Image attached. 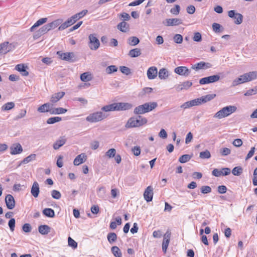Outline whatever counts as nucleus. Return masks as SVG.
<instances>
[{
    "instance_id": "obj_22",
    "label": "nucleus",
    "mask_w": 257,
    "mask_h": 257,
    "mask_svg": "<svg viewBox=\"0 0 257 257\" xmlns=\"http://www.w3.org/2000/svg\"><path fill=\"white\" fill-rule=\"evenodd\" d=\"M52 108V104L50 103H46L39 107L37 109L38 111L39 112H49Z\"/></svg>"
},
{
    "instance_id": "obj_61",
    "label": "nucleus",
    "mask_w": 257,
    "mask_h": 257,
    "mask_svg": "<svg viewBox=\"0 0 257 257\" xmlns=\"http://www.w3.org/2000/svg\"><path fill=\"white\" fill-rule=\"evenodd\" d=\"M257 93V89H256V87H254V88L252 89H250L248 90L245 93V96H250L253 94H255Z\"/></svg>"
},
{
    "instance_id": "obj_3",
    "label": "nucleus",
    "mask_w": 257,
    "mask_h": 257,
    "mask_svg": "<svg viewBox=\"0 0 257 257\" xmlns=\"http://www.w3.org/2000/svg\"><path fill=\"white\" fill-rule=\"evenodd\" d=\"M158 106L156 102H147L137 106L134 110V113L140 115L155 109Z\"/></svg>"
},
{
    "instance_id": "obj_37",
    "label": "nucleus",
    "mask_w": 257,
    "mask_h": 257,
    "mask_svg": "<svg viewBox=\"0 0 257 257\" xmlns=\"http://www.w3.org/2000/svg\"><path fill=\"white\" fill-rule=\"evenodd\" d=\"M49 28L47 24L42 27L37 32V36H41L46 33H47L48 31H49Z\"/></svg>"
},
{
    "instance_id": "obj_33",
    "label": "nucleus",
    "mask_w": 257,
    "mask_h": 257,
    "mask_svg": "<svg viewBox=\"0 0 257 257\" xmlns=\"http://www.w3.org/2000/svg\"><path fill=\"white\" fill-rule=\"evenodd\" d=\"M168 71L165 68L161 69L158 73V76L161 79H165L168 77Z\"/></svg>"
},
{
    "instance_id": "obj_55",
    "label": "nucleus",
    "mask_w": 257,
    "mask_h": 257,
    "mask_svg": "<svg viewBox=\"0 0 257 257\" xmlns=\"http://www.w3.org/2000/svg\"><path fill=\"white\" fill-rule=\"evenodd\" d=\"M51 195L52 197L55 199H59L61 197V193L56 190H53L52 191Z\"/></svg>"
},
{
    "instance_id": "obj_28",
    "label": "nucleus",
    "mask_w": 257,
    "mask_h": 257,
    "mask_svg": "<svg viewBox=\"0 0 257 257\" xmlns=\"http://www.w3.org/2000/svg\"><path fill=\"white\" fill-rule=\"evenodd\" d=\"M38 230L41 234L46 235L50 231V227L47 225H41L39 226Z\"/></svg>"
},
{
    "instance_id": "obj_53",
    "label": "nucleus",
    "mask_w": 257,
    "mask_h": 257,
    "mask_svg": "<svg viewBox=\"0 0 257 257\" xmlns=\"http://www.w3.org/2000/svg\"><path fill=\"white\" fill-rule=\"evenodd\" d=\"M68 245L72 247L73 248H76L77 247V243L71 237H68Z\"/></svg>"
},
{
    "instance_id": "obj_32",
    "label": "nucleus",
    "mask_w": 257,
    "mask_h": 257,
    "mask_svg": "<svg viewBox=\"0 0 257 257\" xmlns=\"http://www.w3.org/2000/svg\"><path fill=\"white\" fill-rule=\"evenodd\" d=\"M216 95L215 94H207L200 97L201 103H204L213 99Z\"/></svg>"
},
{
    "instance_id": "obj_18",
    "label": "nucleus",
    "mask_w": 257,
    "mask_h": 257,
    "mask_svg": "<svg viewBox=\"0 0 257 257\" xmlns=\"http://www.w3.org/2000/svg\"><path fill=\"white\" fill-rule=\"evenodd\" d=\"M87 160V156L85 153H81L76 156L73 161V164L75 166H78Z\"/></svg>"
},
{
    "instance_id": "obj_59",
    "label": "nucleus",
    "mask_w": 257,
    "mask_h": 257,
    "mask_svg": "<svg viewBox=\"0 0 257 257\" xmlns=\"http://www.w3.org/2000/svg\"><path fill=\"white\" fill-rule=\"evenodd\" d=\"M205 63L204 62H201L200 63H198L195 64L194 65L192 66V68L193 69L198 70L199 69H202L203 68V67L205 66Z\"/></svg>"
},
{
    "instance_id": "obj_46",
    "label": "nucleus",
    "mask_w": 257,
    "mask_h": 257,
    "mask_svg": "<svg viewBox=\"0 0 257 257\" xmlns=\"http://www.w3.org/2000/svg\"><path fill=\"white\" fill-rule=\"evenodd\" d=\"M36 155L35 154H31L26 158H25L22 162L21 163L27 164L30 162L35 160L36 159Z\"/></svg>"
},
{
    "instance_id": "obj_34",
    "label": "nucleus",
    "mask_w": 257,
    "mask_h": 257,
    "mask_svg": "<svg viewBox=\"0 0 257 257\" xmlns=\"http://www.w3.org/2000/svg\"><path fill=\"white\" fill-rule=\"evenodd\" d=\"M141 54V50L139 48H135L130 51L128 55L132 58L137 57Z\"/></svg>"
},
{
    "instance_id": "obj_51",
    "label": "nucleus",
    "mask_w": 257,
    "mask_h": 257,
    "mask_svg": "<svg viewBox=\"0 0 257 257\" xmlns=\"http://www.w3.org/2000/svg\"><path fill=\"white\" fill-rule=\"evenodd\" d=\"M116 154V150L115 149L112 148L109 149L105 153V155L109 158H113Z\"/></svg>"
},
{
    "instance_id": "obj_15",
    "label": "nucleus",
    "mask_w": 257,
    "mask_h": 257,
    "mask_svg": "<svg viewBox=\"0 0 257 257\" xmlns=\"http://www.w3.org/2000/svg\"><path fill=\"white\" fill-rule=\"evenodd\" d=\"M5 202L7 208L9 209H13L15 206L14 198L11 194H8L6 196Z\"/></svg>"
},
{
    "instance_id": "obj_47",
    "label": "nucleus",
    "mask_w": 257,
    "mask_h": 257,
    "mask_svg": "<svg viewBox=\"0 0 257 257\" xmlns=\"http://www.w3.org/2000/svg\"><path fill=\"white\" fill-rule=\"evenodd\" d=\"M105 189L104 187H101L98 188L97 191V195L99 197L104 199L105 197Z\"/></svg>"
},
{
    "instance_id": "obj_20",
    "label": "nucleus",
    "mask_w": 257,
    "mask_h": 257,
    "mask_svg": "<svg viewBox=\"0 0 257 257\" xmlns=\"http://www.w3.org/2000/svg\"><path fill=\"white\" fill-rule=\"evenodd\" d=\"M65 94L63 91L55 93L51 95L50 101L52 103H55L59 101L62 98H63Z\"/></svg>"
},
{
    "instance_id": "obj_1",
    "label": "nucleus",
    "mask_w": 257,
    "mask_h": 257,
    "mask_svg": "<svg viewBox=\"0 0 257 257\" xmlns=\"http://www.w3.org/2000/svg\"><path fill=\"white\" fill-rule=\"evenodd\" d=\"M257 79V71H250L240 75L232 81V86L237 85L251 81Z\"/></svg>"
},
{
    "instance_id": "obj_11",
    "label": "nucleus",
    "mask_w": 257,
    "mask_h": 257,
    "mask_svg": "<svg viewBox=\"0 0 257 257\" xmlns=\"http://www.w3.org/2000/svg\"><path fill=\"white\" fill-rule=\"evenodd\" d=\"M231 170L228 168H223L221 170L218 169H214L212 172V175L219 177L221 176H227L230 174Z\"/></svg>"
},
{
    "instance_id": "obj_54",
    "label": "nucleus",
    "mask_w": 257,
    "mask_h": 257,
    "mask_svg": "<svg viewBox=\"0 0 257 257\" xmlns=\"http://www.w3.org/2000/svg\"><path fill=\"white\" fill-rule=\"evenodd\" d=\"M87 12V10H84L77 14H75L74 16L75 18L77 19V20H78L79 19L83 17L85 15H86Z\"/></svg>"
},
{
    "instance_id": "obj_64",
    "label": "nucleus",
    "mask_w": 257,
    "mask_h": 257,
    "mask_svg": "<svg viewBox=\"0 0 257 257\" xmlns=\"http://www.w3.org/2000/svg\"><path fill=\"white\" fill-rule=\"evenodd\" d=\"M134 155L138 156L141 154V148L139 146H135L132 149Z\"/></svg>"
},
{
    "instance_id": "obj_44",
    "label": "nucleus",
    "mask_w": 257,
    "mask_h": 257,
    "mask_svg": "<svg viewBox=\"0 0 257 257\" xmlns=\"http://www.w3.org/2000/svg\"><path fill=\"white\" fill-rule=\"evenodd\" d=\"M62 120L61 117L59 116H55L49 118L47 120V123L48 124H53L55 122H59Z\"/></svg>"
},
{
    "instance_id": "obj_4",
    "label": "nucleus",
    "mask_w": 257,
    "mask_h": 257,
    "mask_svg": "<svg viewBox=\"0 0 257 257\" xmlns=\"http://www.w3.org/2000/svg\"><path fill=\"white\" fill-rule=\"evenodd\" d=\"M148 120L146 117L141 115L136 117H132L128 119L125 125L126 128L138 127L146 124Z\"/></svg>"
},
{
    "instance_id": "obj_21",
    "label": "nucleus",
    "mask_w": 257,
    "mask_h": 257,
    "mask_svg": "<svg viewBox=\"0 0 257 257\" xmlns=\"http://www.w3.org/2000/svg\"><path fill=\"white\" fill-rule=\"evenodd\" d=\"M158 74V69L155 66H152L150 67L147 71V77L149 79H155Z\"/></svg>"
},
{
    "instance_id": "obj_12",
    "label": "nucleus",
    "mask_w": 257,
    "mask_h": 257,
    "mask_svg": "<svg viewBox=\"0 0 257 257\" xmlns=\"http://www.w3.org/2000/svg\"><path fill=\"white\" fill-rule=\"evenodd\" d=\"M14 49V46L8 42H5L0 44V52L6 54Z\"/></svg>"
},
{
    "instance_id": "obj_60",
    "label": "nucleus",
    "mask_w": 257,
    "mask_h": 257,
    "mask_svg": "<svg viewBox=\"0 0 257 257\" xmlns=\"http://www.w3.org/2000/svg\"><path fill=\"white\" fill-rule=\"evenodd\" d=\"M119 69L122 73L125 75H127L131 73L130 69L126 66H120Z\"/></svg>"
},
{
    "instance_id": "obj_8",
    "label": "nucleus",
    "mask_w": 257,
    "mask_h": 257,
    "mask_svg": "<svg viewBox=\"0 0 257 257\" xmlns=\"http://www.w3.org/2000/svg\"><path fill=\"white\" fill-rule=\"evenodd\" d=\"M220 76L218 75H214L208 77L202 78L200 79L199 83L201 85L209 84L218 81Z\"/></svg>"
},
{
    "instance_id": "obj_52",
    "label": "nucleus",
    "mask_w": 257,
    "mask_h": 257,
    "mask_svg": "<svg viewBox=\"0 0 257 257\" xmlns=\"http://www.w3.org/2000/svg\"><path fill=\"white\" fill-rule=\"evenodd\" d=\"M174 41L177 44H181L183 42V37L180 34H176L173 37Z\"/></svg>"
},
{
    "instance_id": "obj_50",
    "label": "nucleus",
    "mask_w": 257,
    "mask_h": 257,
    "mask_svg": "<svg viewBox=\"0 0 257 257\" xmlns=\"http://www.w3.org/2000/svg\"><path fill=\"white\" fill-rule=\"evenodd\" d=\"M219 153L222 156H225L229 155L231 153V150L227 148H222L219 150Z\"/></svg>"
},
{
    "instance_id": "obj_39",
    "label": "nucleus",
    "mask_w": 257,
    "mask_h": 257,
    "mask_svg": "<svg viewBox=\"0 0 257 257\" xmlns=\"http://www.w3.org/2000/svg\"><path fill=\"white\" fill-rule=\"evenodd\" d=\"M15 103L13 102H7L2 106V110L3 111L11 110L15 107Z\"/></svg>"
},
{
    "instance_id": "obj_7",
    "label": "nucleus",
    "mask_w": 257,
    "mask_h": 257,
    "mask_svg": "<svg viewBox=\"0 0 257 257\" xmlns=\"http://www.w3.org/2000/svg\"><path fill=\"white\" fill-rule=\"evenodd\" d=\"M89 47L92 50H96L100 46V42L96 37L95 34H92L89 36Z\"/></svg>"
},
{
    "instance_id": "obj_40",
    "label": "nucleus",
    "mask_w": 257,
    "mask_h": 257,
    "mask_svg": "<svg viewBox=\"0 0 257 257\" xmlns=\"http://www.w3.org/2000/svg\"><path fill=\"white\" fill-rule=\"evenodd\" d=\"M199 157L202 159H208L211 157V154L208 150H206L205 151L201 152L199 153Z\"/></svg>"
},
{
    "instance_id": "obj_62",
    "label": "nucleus",
    "mask_w": 257,
    "mask_h": 257,
    "mask_svg": "<svg viewBox=\"0 0 257 257\" xmlns=\"http://www.w3.org/2000/svg\"><path fill=\"white\" fill-rule=\"evenodd\" d=\"M15 223L16 221L14 218H11L9 221L8 225L12 231H13L15 229Z\"/></svg>"
},
{
    "instance_id": "obj_49",
    "label": "nucleus",
    "mask_w": 257,
    "mask_h": 257,
    "mask_svg": "<svg viewBox=\"0 0 257 257\" xmlns=\"http://www.w3.org/2000/svg\"><path fill=\"white\" fill-rule=\"evenodd\" d=\"M26 114H27L26 109H21L20 111L19 114L17 116H15L14 119L15 120H18L21 118H22L26 115Z\"/></svg>"
},
{
    "instance_id": "obj_58",
    "label": "nucleus",
    "mask_w": 257,
    "mask_h": 257,
    "mask_svg": "<svg viewBox=\"0 0 257 257\" xmlns=\"http://www.w3.org/2000/svg\"><path fill=\"white\" fill-rule=\"evenodd\" d=\"M211 192V188L208 186H203L201 188V192L203 194H207Z\"/></svg>"
},
{
    "instance_id": "obj_25",
    "label": "nucleus",
    "mask_w": 257,
    "mask_h": 257,
    "mask_svg": "<svg viewBox=\"0 0 257 257\" xmlns=\"http://www.w3.org/2000/svg\"><path fill=\"white\" fill-rule=\"evenodd\" d=\"M66 142L65 137H61L57 140L53 144V148L55 150L59 149L61 147L63 146Z\"/></svg>"
},
{
    "instance_id": "obj_48",
    "label": "nucleus",
    "mask_w": 257,
    "mask_h": 257,
    "mask_svg": "<svg viewBox=\"0 0 257 257\" xmlns=\"http://www.w3.org/2000/svg\"><path fill=\"white\" fill-rule=\"evenodd\" d=\"M106 72L108 74H110L112 73L115 72L117 71V68L115 65H110L108 66L106 68Z\"/></svg>"
},
{
    "instance_id": "obj_57",
    "label": "nucleus",
    "mask_w": 257,
    "mask_h": 257,
    "mask_svg": "<svg viewBox=\"0 0 257 257\" xmlns=\"http://www.w3.org/2000/svg\"><path fill=\"white\" fill-rule=\"evenodd\" d=\"M189 101L191 107L198 106L202 104L200 98H196Z\"/></svg>"
},
{
    "instance_id": "obj_17",
    "label": "nucleus",
    "mask_w": 257,
    "mask_h": 257,
    "mask_svg": "<svg viewBox=\"0 0 257 257\" xmlns=\"http://www.w3.org/2000/svg\"><path fill=\"white\" fill-rule=\"evenodd\" d=\"M11 154L16 155L20 154L23 151L21 145L19 143L14 144L10 147Z\"/></svg>"
},
{
    "instance_id": "obj_29",
    "label": "nucleus",
    "mask_w": 257,
    "mask_h": 257,
    "mask_svg": "<svg viewBox=\"0 0 257 257\" xmlns=\"http://www.w3.org/2000/svg\"><path fill=\"white\" fill-rule=\"evenodd\" d=\"M63 22L62 19H57L56 20L54 21L53 22L48 24V27L49 30H51L52 29H54L57 28L58 26H59Z\"/></svg>"
},
{
    "instance_id": "obj_2",
    "label": "nucleus",
    "mask_w": 257,
    "mask_h": 257,
    "mask_svg": "<svg viewBox=\"0 0 257 257\" xmlns=\"http://www.w3.org/2000/svg\"><path fill=\"white\" fill-rule=\"evenodd\" d=\"M132 107L133 104L131 103L128 102H118L105 105L101 108V110L105 112L120 111L128 110Z\"/></svg>"
},
{
    "instance_id": "obj_26",
    "label": "nucleus",
    "mask_w": 257,
    "mask_h": 257,
    "mask_svg": "<svg viewBox=\"0 0 257 257\" xmlns=\"http://www.w3.org/2000/svg\"><path fill=\"white\" fill-rule=\"evenodd\" d=\"M48 20V19L47 18H41L40 19H39V20H38L35 24L33 26H32L31 27V28H30V31L31 32H33L34 31V29L44 24V23H46L47 21Z\"/></svg>"
},
{
    "instance_id": "obj_43",
    "label": "nucleus",
    "mask_w": 257,
    "mask_h": 257,
    "mask_svg": "<svg viewBox=\"0 0 257 257\" xmlns=\"http://www.w3.org/2000/svg\"><path fill=\"white\" fill-rule=\"evenodd\" d=\"M234 19V23L239 25L242 23L243 16L241 14L236 13V15L233 18Z\"/></svg>"
},
{
    "instance_id": "obj_27",
    "label": "nucleus",
    "mask_w": 257,
    "mask_h": 257,
    "mask_svg": "<svg viewBox=\"0 0 257 257\" xmlns=\"http://www.w3.org/2000/svg\"><path fill=\"white\" fill-rule=\"evenodd\" d=\"M117 27L119 30L122 32H126L129 29L128 24L124 21H122L119 23Z\"/></svg>"
},
{
    "instance_id": "obj_5",
    "label": "nucleus",
    "mask_w": 257,
    "mask_h": 257,
    "mask_svg": "<svg viewBox=\"0 0 257 257\" xmlns=\"http://www.w3.org/2000/svg\"><path fill=\"white\" fill-rule=\"evenodd\" d=\"M237 107L234 105H228L223 107L217 111L214 115V117L218 119L227 117L230 114L236 111Z\"/></svg>"
},
{
    "instance_id": "obj_9",
    "label": "nucleus",
    "mask_w": 257,
    "mask_h": 257,
    "mask_svg": "<svg viewBox=\"0 0 257 257\" xmlns=\"http://www.w3.org/2000/svg\"><path fill=\"white\" fill-rule=\"evenodd\" d=\"M57 54L59 56V58L63 60L74 61L73 58L75 57V55L73 52L63 53L62 51H58Z\"/></svg>"
},
{
    "instance_id": "obj_42",
    "label": "nucleus",
    "mask_w": 257,
    "mask_h": 257,
    "mask_svg": "<svg viewBox=\"0 0 257 257\" xmlns=\"http://www.w3.org/2000/svg\"><path fill=\"white\" fill-rule=\"evenodd\" d=\"M243 172V169L240 166L234 167L232 170V173L234 176H239Z\"/></svg>"
},
{
    "instance_id": "obj_14",
    "label": "nucleus",
    "mask_w": 257,
    "mask_h": 257,
    "mask_svg": "<svg viewBox=\"0 0 257 257\" xmlns=\"http://www.w3.org/2000/svg\"><path fill=\"white\" fill-rule=\"evenodd\" d=\"M153 197V188L152 186H149L147 187L144 193V199L147 202H150L152 200Z\"/></svg>"
},
{
    "instance_id": "obj_38",
    "label": "nucleus",
    "mask_w": 257,
    "mask_h": 257,
    "mask_svg": "<svg viewBox=\"0 0 257 257\" xmlns=\"http://www.w3.org/2000/svg\"><path fill=\"white\" fill-rule=\"evenodd\" d=\"M111 250L115 257H121L122 253L120 249L116 246H112Z\"/></svg>"
},
{
    "instance_id": "obj_56",
    "label": "nucleus",
    "mask_w": 257,
    "mask_h": 257,
    "mask_svg": "<svg viewBox=\"0 0 257 257\" xmlns=\"http://www.w3.org/2000/svg\"><path fill=\"white\" fill-rule=\"evenodd\" d=\"M180 11V7L178 5H175V7L170 10V13L174 15H178Z\"/></svg>"
},
{
    "instance_id": "obj_35",
    "label": "nucleus",
    "mask_w": 257,
    "mask_h": 257,
    "mask_svg": "<svg viewBox=\"0 0 257 257\" xmlns=\"http://www.w3.org/2000/svg\"><path fill=\"white\" fill-rule=\"evenodd\" d=\"M43 214L48 217L53 218L55 216V212L51 208H45L43 210Z\"/></svg>"
},
{
    "instance_id": "obj_30",
    "label": "nucleus",
    "mask_w": 257,
    "mask_h": 257,
    "mask_svg": "<svg viewBox=\"0 0 257 257\" xmlns=\"http://www.w3.org/2000/svg\"><path fill=\"white\" fill-rule=\"evenodd\" d=\"M67 111V109L62 108V107H58L52 108V110L50 112L51 114H60L66 113Z\"/></svg>"
},
{
    "instance_id": "obj_45",
    "label": "nucleus",
    "mask_w": 257,
    "mask_h": 257,
    "mask_svg": "<svg viewBox=\"0 0 257 257\" xmlns=\"http://www.w3.org/2000/svg\"><path fill=\"white\" fill-rule=\"evenodd\" d=\"M191 159V156L189 155H183L179 158V161L181 163H185L188 162Z\"/></svg>"
},
{
    "instance_id": "obj_36",
    "label": "nucleus",
    "mask_w": 257,
    "mask_h": 257,
    "mask_svg": "<svg viewBox=\"0 0 257 257\" xmlns=\"http://www.w3.org/2000/svg\"><path fill=\"white\" fill-rule=\"evenodd\" d=\"M140 42L139 39L136 37H131L128 38L127 43L130 46H136Z\"/></svg>"
},
{
    "instance_id": "obj_63",
    "label": "nucleus",
    "mask_w": 257,
    "mask_h": 257,
    "mask_svg": "<svg viewBox=\"0 0 257 257\" xmlns=\"http://www.w3.org/2000/svg\"><path fill=\"white\" fill-rule=\"evenodd\" d=\"M221 26L219 24L214 23L212 24V29L215 33L220 32L221 31Z\"/></svg>"
},
{
    "instance_id": "obj_16",
    "label": "nucleus",
    "mask_w": 257,
    "mask_h": 257,
    "mask_svg": "<svg viewBox=\"0 0 257 257\" xmlns=\"http://www.w3.org/2000/svg\"><path fill=\"white\" fill-rule=\"evenodd\" d=\"M175 72L180 75L187 76L190 73V70L186 67L179 66L175 69Z\"/></svg>"
},
{
    "instance_id": "obj_23",
    "label": "nucleus",
    "mask_w": 257,
    "mask_h": 257,
    "mask_svg": "<svg viewBox=\"0 0 257 257\" xmlns=\"http://www.w3.org/2000/svg\"><path fill=\"white\" fill-rule=\"evenodd\" d=\"M170 239V233H169L168 231L166 232V233L164 235L163 241L162 243V249L163 251L165 253L166 252L167 249L168 247Z\"/></svg>"
},
{
    "instance_id": "obj_31",
    "label": "nucleus",
    "mask_w": 257,
    "mask_h": 257,
    "mask_svg": "<svg viewBox=\"0 0 257 257\" xmlns=\"http://www.w3.org/2000/svg\"><path fill=\"white\" fill-rule=\"evenodd\" d=\"M80 79L82 81L87 82L92 79V76L89 72H84L81 74Z\"/></svg>"
},
{
    "instance_id": "obj_13",
    "label": "nucleus",
    "mask_w": 257,
    "mask_h": 257,
    "mask_svg": "<svg viewBox=\"0 0 257 257\" xmlns=\"http://www.w3.org/2000/svg\"><path fill=\"white\" fill-rule=\"evenodd\" d=\"M77 19L75 18L74 15L72 16L70 18L68 19L66 21H65L64 23L62 24L58 28V30H63L69 26L73 25L77 21Z\"/></svg>"
},
{
    "instance_id": "obj_10",
    "label": "nucleus",
    "mask_w": 257,
    "mask_h": 257,
    "mask_svg": "<svg viewBox=\"0 0 257 257\" xmlns=\"http://www.w3.org/2000/svg\"><path fill=\"white\" fill-rule=\"evenodd\" d=\"M163 24L167 27L176 26L182 24V20L178 18L167 19L163 22Z\"/></svg>"
},
{
    "instance_id": "obj_6",
    "label": "nucleus",
    "mask_w": 257,
    "mask_h": 257,
    "mask_svg": "<svg viewBox=\"0 0 257 257\" xmlns=\"http://www.w3.org/2000/svg\"><path fill=\"white\" fill-rule=\"evenodd\" d=\"M108 114L101 111H97L90 114L86 118V120L90 122L93 123L100 121L106 118Z\"/></svg>"
},
{
    "instance_id": "obj_24",
    "label": "nucleus",
    "mask_w": 257,
    "mask_h": 257,
    "mask_svg": "<svg viewBox=\"0 0 257 257\" xmlns=\"http://www.w3.org/2000/svg\"><path fill=\"white\" fill-rule=\"evenodd\" d=\"M40 192L39 185L37 182H34L31 190L32 195L35 198L37 197Z\"/></svg>"
},
{
    "instance_id": "obj_19",
    "label": "nucleus",
    "mask_w": 257,
    "mask_h": 257,
    "mask_svg": "<svg viewBox=\"0 0 257 257\" xmlns=\"http://www.w3.org/2000/svg\"><path fill=\"white\" fill-rule=\"evenodd\" d=\"M28 67L24 64H19L16 66L15 69L20 72L22 75L24 76H27L29 75V72L27 71Z\"/></svg>"
},
{
    "instance_id": "obj_41",
    "label": "nucleus",
    "mask_w": 257,
    "mask_h": 257,
    "mask_svg": "<svg viewBox=\"0 0 257 257\" xmlns=\"http://www.w3.org/2000/svg\"><path fill=\"white\" fill-rule=\"evenodd\" d=\"M107 238L110 243L115 242L117 239V235L114 232H111L107 234Z\"/></svg>"
}]
</instances>
